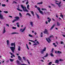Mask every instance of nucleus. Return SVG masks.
Returning a JSON list of instances; mask_svg holds the SVG:
<instances>
[{
  "label": "nucleus",
  "mask_w": 65,
  "mask_h": 65,
  "mask_svg": "<svg viewBox=\"0 0 65 65\" xmlns=\"http://www.w3.org/2000/svg\"><path fill=\"white\" fill-rule=\"evenodd\" d=\"M21 6L24 11V12H25L26 11V12H29V11L27 10V9H26V7L24 6H23V5H21Z\"/></svg>",
  "instance_id": "obj_1"
},
{
  "label": "nucleus",
  "mask_w": 65,
  "mask_h": 65,
  "mask_svg": "<svg viewBox=\"0 0 65 65\" xmlns=\"http://www.w3.org/2000/svg\"><path fill=\"white\" fill-rule=\"evenodd\" d=\"M10 48L12 53H14V51L15 50V46H14V47L12 46L10 47Z\"/></svg>",
  "instance_id": "obj_2"
},
{
  "label": "nucleus",
  "mask_w": 65,
  "mask_h": 65,
  "mask_svg": "<svg viewBox=\"0 0 65 65\" xmlns=\"http://www.w3.org/2000/svg\"><path fill=\"white\" fill-rule=\"evenodd\" d=\"M15 19H15L14 20H13L12 21V23H14L15 21H19V19H20V17H14Z\"/></svg>",
  "instance_id": "obj_3"
},
{
  "label": "nucleus",
  "mask_w": 65,
  "mask_h": 65,
  "mask_svg": "<svg viewBox=\"0 0 65 65\" xmlns=\"http://www.w3.org/2000/svg\"><path fill=\"white\" fill-rule=\"evenodd\" d=\"M43 32L44 34H49V33L48 32V30L46 29H45V31H43Z\"/></svg>",
  "instance_id": "obj_4"
},
{
  "label": "nucleus",
  "mask_w": 65,
  "mask_h": 65,
  "mask_svg": "<svg viewBox=\"0 0 65 65\" xmlns=\"http://www.w3.org/2000/svg\"><path fill=\"white\" fill-rule=\"evenodd\" d=\"M46 51V47H44V49L42 51H41V54H43L44 53V52H45Z\"/></svg>",
  "instance_id": "obj_5"
},
{
  "label": "nucleus",
  "mask_w": 65,
  "mask_h": 65,
  "mask_svg": "<svg viewBox=\"0 0 65 65\" xmlns=\"http://www.w3.org/2000/svg\"><path fill=\"white\" fill-rule=\"evenodd\" d=\"M46 40H47V41L49 43H50V41H51V40L50 39V38H46Z\"/></svg>",
  "instance_id": "obj_6"
},
{
  "label": "nucleus",
  "mask_w": 65,
  "mask_h": 65,
  "mask_svg": "<svg viewBox=\"0 0 65 65\" xmlns=\"http://www.w3.org/2000/svg\"><path fill=\"white\" fill-rule=\"evenodd\" d=\"M48 56V54L47 53H46V55L45 56H44V57H41V58H42V59H43V60H45V59L44 58V57H46Z\"/></svg>",
  "instance_id": "obj_7"
},
{
  "label": "nucleus",
  "mask_w": 65,
  "mask_h": 65,
  "mask_svg": "<svg viewBox=\"0 0 65 65\" xmlns=\"http://www.w3.org/2000/svg\"><path fill=\"white\" fill-rule=\"evenodd\" d=\"M16 62L17 63V65H20L21 64V63L20 62V61L18 60H17Z\"/></svg>",
  "instance_id": "obj_8"
},
{
  "label": "nucleus",
  "mask_w": 65,
  "mask_h": 65,
  "mask_svg": "<svg viewBox=\"0 0 65 65\" xmlns=\"http://www.w3.org/2000/svg\"><path fill=\"white\" fill-rule=\"evenodd\" d=\"M6 32V30H5V27H4V28L3 29V34H4Z\"/></svg>",
  "instance_id": "obj_9"
},
{
  "label": "nucleus",
  "mask_w": 65,
  "mask_h": 65,
  "mask_svg": "<svg viewBox=\"0 0 65 65\" xmlns=\"http://www.w3.org/2000/svg\"><path fill=\"white\" fill-rule=\"evenodd\" d=\"M60 23L59 22H57V26H60Z\"/></svg>",
  "instance_id": "obj_10"
},
{
  "label": "nucleus",
  "mask_w": 65,
  "mask_h": 65,
  "mask_svg": "<svg viewBox=\"0 0 65 65\" xmlns=\"http://www.w3.org/2000/svg\"><path fill=\"white\" fill-rule=\"evenodd\" d=\"M11 46H13V45H14V46L15 47V43H12L11 44Z\"/></svg>",
  "instance_id": "obj_11"
},
{
  "label": "nucleus",
  "mask_w": 65,
  "mask_h": 65,
  "mask_svg": "<svg viewBox=\"0 0 65 65\" xmlns=\"http://www.w3.org/2000/svg\"><path fill=\"white\" fill-rule=\"evenodd\" d=\"M61 2H60L58 3V6L59 7V8H60V7H61V5H60V4H61Z\"/></svg>",
  "instance_id": "obj_12"
},
{
  "label": "nucleus",
  "mask_w": 65,
  "mask_h": 65,
  "mask_svg": "<svg viewBox=\"0 0 65 65\" xmlns=\"http://www.w3.org/2000/svg\"><path fill=\"white\" fill-rule=\"evenodd\" d=\"M0 18L1 19H4V18L3 17V16L2 15L0 16Z\"/></svg>",
  "instance_id": "obj_13"
},
{
  "label": "nucleus",
  "mask_w": 65,
  "mask_h": 65,
  "mask_svg": "<svg viewBox=\"0 0 65 65\" xmlns=\"http://www.w3.org/2000/svg\"><path fill=\"white\" fill-rule=\"evenodd\" d=\"M47 19H48V20H49L48 21V23H50V21H51V19H50V18L48 17Z\"/></svg>",
  "instance_id": "obj_14"
},
{
  "label": "nucleus",
  "mask_w": 65,
  "mask_h": 65,
  "mask_svg": "<svg viewBox=\"0 0 65 65\" xmlns=\"http://www.w3.org/2000/svg\"><path fill=\"white\" fill-rule=\"evenodd\" d=\"M30 25H31V27H33V22H30Z\"/></svg>",
  "instance_id": "obj_15"
},
{
  "label": "nucleus",
  "mask_w": 65,
  "mask_h": 65,
  "mask_svg": "<svg viewBox=\"0 0 65 65\" xmlns=\"http://www.w3.org/2000/svg\"><path fill=\"white\" fill-rule=\"evenodd\" d=\"M39 12L41 14H44L43 13V12H42V11L39 10Z\"/></svg>",
  "instance_id": "obj_16"
},
{
  "label": "nucleus",
  "mask_w": 65,
  "mask_h": 65,
  "mask_svg": "<svg viewBox=\"0 0 65 65\" xmlns=\"http://www.w3.org/2000/svg\"><path fill=\"white\" fill-rule=\"evenodd\" d=\"M59 62V60H55V63H58Z\"/></svg>",
  "instance_id": "obj_17"
},
{
  "label": "nucleus",
  "mask_w": 65,
  "mask_h": 65,
  "mask_svg": "<svg viewBox=\"0 0 65 65\" xmlns=\"http://www.w3.org/2000/svg\"><path fill=\"white\" fill-rule=\"evenodd\" d=\"M55 25L54 24L53 25V26L51 27L50 28V30H52V29H53V28L55 26Z\"/></svg>",
  "instance_id": "obj_18"
},
{
  "label": "nucleus",
  "mask_w": 65,
  "mask_h": 65,
  "mask_svg": "<svg viewBox=\"0 0 65 65\" xmlns=\"http://www.w3.org/2000/svg\"><path fill=\"white\" fill-rule=\"evenodd\" d=\"M36 15L37 17V18L38 19H40V18L39 17V15H38V14H37V13H36Z\"/></svg>",
  "instance_id": "obj_19"
},
{
  "label": "nucleus",
  "mask_w": 65,
  "mask_h": 65,
  "mask_svg": "<svg viewBox=\"0 0 65 65\" xmlns=\"http://www.w3.org/2000/svg\"><path fill=\"white\" fill-rule=\"evenodd\" d=\"M18 51H21V47L20 46H18Z\"/></svg>",
  "instance_id": "obj_20"
},
{
  "label": "nucleus",
  "mask_w": 65,
  "mask_h": 65,
  "mask_svg": "<svg viewBox=\"0 0 65 65\" xmlns=\"http://www.w3.org/2000/svg\"><path fill=\"white\" fill-rule=\"evenodd\" d=\"M18 58L19 59V60H20V61H21V60L22 58H21V57H20V56H18Z\"/></svg>",
  "instance_id": "obj_21"
},
{
  "label": "nucleus",
  "mask_w": 65,
  "mask_h": 65,
  "mask_svg": "<svg viewBox=\"0 0 65 65\" xmlns=\"http://www.w3.org/2000/svg\"><path fill=\"white\" fill-rule=\"evenodd\" d=\"M57 53L58 54H62V52H61L60 51H57Z\"/></svg>",
  "instance_id": "obj_22"
},
{
  "label": "nucleus",
  "mask_w": 65,
  "mask_h": 65,
  "mask_svg": "<svg viewBox=\"0 0 65 65\" xmlns=\"http://www.w3.org/2000/svg\"><path fill=\"white\" fill-rule=\"evenodd\" d=\"M30 12L31 13H32V15H33V16H34V12L31 11H30Z\"/></svg>",
  "instance_id": "obj_23"
},
{
  "label": "nucleus",
  "mask_w": 65,
  "mask_h": 65,
  "mask_svg": "<svg viewBox=\"0 0 65 65\" xmlns=\"http://www.w3.org/2000/svg\"><path fill=\"white\" fill-rule=\"evenodd\" d=\"M19 34V33H16V32H13L11 33V34H12V35H13V34Z\"/></svg>",
  "instance_id": "obj_24"
},
{
  "label": "nucleus",
  "mask_w": 65,
  "mask_h": 65,
  "mask_svg": "<svg viewBox=\"0 0 65 65\" xmlns=\"http://www.w3.org/2000/svg\"><path fill=\"white\" fill-rule=\"evenodd\" d=\"M26 27H25L23 29V30L21 31V32H23L25 30V29H26Z\"/></svg>",
  "instance_id": "obj_25"
},
{
  "label": "nucleus",
  "mask_w": 65,
  "mask_h": 65,
  "mask_svg": "<svg viewBox=\"0 0 65 65\" xmlns=\"http://www.w3.org/2000/svg\"><path fill=\"white\" fill-rule=\"evenodd\" d=\"M7 45H9V40H7Z\"/></svg>",
  "instance_id": "obj_26"
},
{
  "label": "nucleus",
  "mask_w": 65,
  "mask_h": 65,
  "mask_svg": "<svg viewBox=\"0 0 65 65\" xmlns=\"http://www.w3.org/2000/svg\"><path fill=\"white\" fill-rule=\"evenodd\" d=\"M26 15H29L30 17H31V15L29 13H27L26 14Z\"/></svg>",
  "instance_id": "obj_27"
},
{
  "label": "nucleus",
  "mask_w": 65,
  "mask_h": 65,
  "mask_svg": "<svg viewBox=\"0 0 65 65\" xmlns=\"http://www.w3.org/2000/svg\"><path fill=\"white\" fill-rule=\"evenodd\" d=\"M15 3V4H18V3L17 2H16L15 1H14L13 2V3H12V4H13V3Z\"/></svg>",
  "instance_id": "obj_28"
},
{
  "label": "nucleus",
  "mask_w": 65,
  "mask_h": 65,
  "mask_svg": "<svg viewBox=\"0 0 65 65\" xmlns=\"http://www.w3.org/2000/svg\"><path fill=\"white\" fill-rule=\"evenodd\" d=\"M43 33L42 32L41 33V37H43Z\"/></svg>",
  "instance_id": "obj_29"
},
{
  "label": "nucleus",
  "mask_w": 65,
  "mask_h": 65,
  "mask_svg": "<svg viewBox=\"0 0 65 65\" xmlns=\"http://www.w3.org/2000/svg\"><path fill=\"white\" fill-rule=\"evenodd\" d=\"M42 3H43L42 2L37 3L38 4H42Z\"/></svg>",
  "instance_id": "obj_30"
},
{
  "label": "nucleus",
  "mask_w": 65,
  "mask_h": 65,
  "mask_svg": "<svg viewBox=\"0 0 65 65\" xmlns=\"http://www.w3.org/2000/svg\"><path fill=\"white\" fill-rule=\"evenodd\" d=\"M29 54L30 56H32V53L31 52H29Z\"/></svg>",
  "instance_id": "obj_31"
},
{
  "label": "nucleus",
  "mask_w": 65,
  "mask_h": 65,
  "mask_svg": "<svg viewBox=\"0 0 65 65\" xmlns=\"http://www.w3.org/2000/svg\"><path fill=\"white\" fill-rule=\"evenodd\" d=\"M27 8L28 9H29V5H28L27 6Z\"/></svg>",
  "instance_id": "obj_32"
},
{
  "label": "nucleus",
  "mask_w": 65,
  "mask_h": 65,
  "mask_svg": "<svg viewBox=\"0 0 65 65\" xmlns=\"http://www.w3.org/2000/svg\"><path fill=\"white\" fill-rule=\"evenodd\" d=\"M28 36L29 37H33V36L32 35H31L30 34H29L28 35Z\"/></svg>",
  "instance_id": "obj_33"
},
{
  "label": "nucleus",
  "mask_w": 65,
  "mask_h": 65,
  "mask_svg": "<svg viewBox=\"0 0 65 65\" xmlns=\"http://www.w3.org/2000/svg\"><path fill=\"white\" fill-rule=\"evenodd\" d=\"M17 10H19V11H20L21 12L23 11V10H20L19 8H17Z\"/></svg>",
  "instance_id": "obj_34"
},
{
  "label": "nucleus",
  "mask_w": 65,
  "mask_h": 65,
  "mask_svg": "<svg viewBox=\"0 0 65 65\" xmlns=\"http://www.w3.org/2000/svg\"><path fill=\"white\" fill-rule=\"evenodd\" d=\"M50 56H51V57H54V55H53V53H51L50 54Z\"/></svg>",
  "instance_id": "obj_35"
},
{
  "label": "nucleus",
  "mask_w": 65,
  "mask_h": 65,
  "mask_svg": "<svg viewBox=\"0 0 65 65\" xmlns=\"http://www.w3.org/2000/svg\"><path fill=\"white\" fill-rule=\"evenodd\" d=\"M60 17H61L62 19L64 18V16L63 15H61L60 16Z\"/></svg>",
  "instance_id": "obj_36"
},
{
  "label": "nucleus",
  "mask_w": 65,
  "mask_h": 65,
  "mask_svg": "<svg viewBox=\"0 0 65 65\" xmlns=\"http://www.w3.org/2000/svg\"><path fill=\"white\" fill-rule=\"evenodd\" d=\"M41 9L42 10H47L45 8H42Z\"/></svg>",
  "instance_id": "obj_37"
},
{
  "label": "nucleus",
  "mask_w": 65,
  "mask_h": 65,
  "mask_svg": "<svg viewBox=\"0 0 65 65\" xmlns=\"http://www.w3.org/2000/svg\"><path fill=\"white\" fill-rule=\"evenodd\" d=\"M29 3V2L28 0H27V2L26 3V4L27 5Z\"/></svg>",
  "instance_id": "obj_38"
},
{
  "label": "nucleus",
  "mask_w": 65,
  "mask_h": 65,
  "mask_svg": "<svg viewBox=\"0 0 65 65\" xmlns=\"http://www.w3.org/2000/svg\"><path fill=\"white\" fill-rule=\"evenodd\" d=\"M2 6H3V7H4L5 6H6V5H5L4 4H2Z\"/></svg>",
  "instance_id": "obj_39"
},
{
  "label": "nucleus",
  "mask_w": 65,
  "mask_h": 65,
  "mask_svg": "<svg viewBox=\"0 0 65 65\" xmlns=\"http://www.w3.org/2000/svg\"><path fill=\"white\" fill-rule=\"evenodd\" d=\"M29 41H31V42H34V43H35V42H34V41L33 40H29Z\"/></svg>",
  "instance_id": "obj_40"
},
{
  "label": "nucleus",
  "mask_w": 65,
  "mask_h": 65,
  "mask_svg": "<svg viewBox=\"0 0 65 65\" xmlns=\"http://www.w3.org/2000/svg\"><path fill=\"white\" fill-rule=\"evenodd\" d=\"M9 60L11 62H13V60L12 59H9Z\"/></svg>",
  "instance_id": "obj_41"
},
{
  "label": "nucleus",
  "mask_w": 65,
  "mask_h": 65,
  "mask_svg": "<svg viewBox=\"0 0 65 65\" xmlns=\"http://www.w3.org/2000/svg\"><path fill=\"white\" fill-rule=\"evenodd\" d=\"M26 47L28 49V50H29V47H28V44H26Z\"/></svg>",
  "instance_id": "obj_42"
},
{
  "label": "nucleus",
  "mask_w": 65,
  "mask_h": 65,
  "mask_svg": "<svg viewBox=\"0 0 65 65\" xmlns=\"http://www.w3.org/2000/svg\"><path fill=\"white\" fill-rule=\"evenodd\" d=\"M52 62H51L48 63V65H51V64H52Z\"/></svg>",
  "instance_id": "obj_43"
},
{
  "label": "nucleus",
  "mask_w": 65,
  "mask_h": 65,
  "mask_svg": "<svg viewBox=\"0 0 65 65\" xmlns=\"http://www.w3.org/2000/svg\"><path fill=\"white\" fill-rule=\"evenodd\" d=\"M49 37H50V38H51L52 37V38H54V36H53L52 35L51 36H50Z\"/></svg>",
  "instance_id": "obj_44"
},
{
  "label": "nucleus",
  "mask_w": 65,
  "mask_h": 65,
  "mask_svg": "<svg viewBox=\"0 0 65 65\" xmlns=\"http://www.w3.org/2000/svg\"><path fill=\"white\" fill-rule=\"evenodd\" d=\"M12 29H16V27H12Z\"/></svg>",
  "instance_id": "obj_45"
},
{
  "label": "nucleus",
  "mask_w": 65,
  "mask_h": 65,
  "mask_svg": "<svg viewBox=\"0 0 65 65\" xmlns=\"http://www.w3.org/2000/svg\"><path fill=\"white\" fill-rule=\"evenodd\" d=\"M19 15L20 17H22V15L21 13H19Z\"/></svg>",
  "instance_id": "obj_46"
},
{
  "label": "nucleus",
  "mask_w": 65,
  "mask_h": 65,
  "mask_svg": "<svg viewBox=\"0 0 65 65\" xmlns=\"http://www.w3.org/2000/svg\"><path fill=\"white\" fill-rule=\"evenodd\" d=\"M53 45H54V46L55 47H56L57 46V45H56L55 44V43H53Z\"/></svg>",
  "instance_id": "obj_47"
},
{
  "label": "nucleus",
  "mask_w": 65,
  "mask_h": 65,
  "mask_svg": "<svg viewBox=\"0 0 65 65\" xmlns=\"http://www.w3.org/2000/svg\"><path fill=\"white\" fill-rule=\"evenodd\" d=\"M37 9H38V10L39 11V10H40V8L39 7H37Z\"/></svg>",
  "instance_id": "obj_48"
},
{
  "label": "nucleus",
  "mask_w": 65,
  "mask_h": 65,
  "mask_svg": "<svg viewBox=\"0 0 65 65\" xmlns=\"http://www.w3.org/2000/svg\"><path fill=\"white\" fill-rule=\"evenodd\" d=\"M23 59L25 61V60H26V58H25V57H23Z\"/></svg>",
  "instance_id": "obj_49"
},
{
  "label": "nucleus",
  "mask_w": 65,
  "mask_h": 65,
  "mask_svg": "<svg viewBox=\"0 0 65 65\" xmlns=\"http://www.w3.org/2000/svg\"><path fill=\"white\" fill-rule=\"evenodd\" d=\"M4 12H5L6 13H8V11H4Z\"/></svg>",
  "instance_id": "obj_50"
},
{
  "label": "nucleus",
  "mask_w": 65,
  "mask_h": 65,
  "mask_svg": "<svg viewBox=\"0 0 65 65\" xmlns=\"http://www.w3.org/2000/svg\"><path fill=\"white\" fill-rule=\"evenodd\" d=\"M10 53L11 56H13V54L11 52H10Z\"/></svg>",
  "instance_id": "obj_51"
},
{
  "label": "nucleus",
  "mask_w": 65,
  "mask_h": 65,
  "mask_svg": "<svg viewBox=\"0 0 65 65\" xmlns=\"http://www.w3.org/2000/svg\"><path fill=\"white\" fill-rule=\"evenodd\" d=\"M27 62L29 64H30V62H29V60H27Z\"/></svg>",
  "instance_id": "obj_52"
},
{
  "label": "nucleus",
  "mask_w": 65,
  "mask_h": 65,
  "mask_svg": "<svg viewBox=\"0 0 65 65\" xmlns=\"http://www.w3.org/2000/svg\"><path fill=\"white\" fill-rule=\"evenodd\" d=\"M60 44H63V42L61 41L60 42Z\"/></svg>",
  "instance_id": "obj_53"
},
{
  "label": "nucleus",
  "mask_w": 65,
  "mask_h": 65,
  "mask_svg": "<svg viewBox=\"0 0 65 65\" xmlns=\"http://www.w3.org/2000/svg\"><path fill=\"white\" fill-rule=\"evenodd\" d=\"M6 62H7V63H8V62H9V60H7Z\"/></svg>",
  "instance_id": "obj_54"
},
{
  "label": "nucleus",
  "mask_w": 65,
  "mask_h": 65,
  "mask_svg": "<svg viewBox=\"0 0 65 65\" xmlns=\"http://www.w3.org/2000/svg\"><path fill=\"white\" fill-rule=\"evenodd\" d=\"M37 43H38V44H40L39 42H38V41H37Z\"/></svg>",
  "instance_id": "obj_55"
},
{
  "label": "nucleus",
  "mask_w": 65,
  "mask_h": 65,
  "mask_svg": "<svg viewBox=\"0 0 65 65\" xmlns=\"http://www.w3.org/2000/svg\"><path fill=\"white\" fill-rule=\"evenodd\" d=\"M37 45V44L36 43H35L33 44V45Z\"/></svg>",
  "instance_id": "obj_56"
},
{
  "label": "nucleus",
  "mask_w": 65,
  "mask_h": 65,
  "mask_svg": "<svg viewBox=\"0 0 65 65\" xmlns=\"http://www.w3.org/2000/svg\"><path fill=\"white\" fill-rule=\"evenodd\" d=\"M55 54H57V51H55Z\"/></svg>",
  "instance_id": "obj_57"
},
{
  "label": "nucleus",
  "mask_w": 65,
  "mask_h": 65,
  "mask_svg": "<svg viewBox=\"0 0 65 65\" xmlns=\"http://www.w3.org/2000/svg\"><path fill=\"white\" fill-rule=\"evenodd\" d=\"M46 13V14H49V13H50V12H47Z\"/></svg>",
  "instance_id": "obj_58"
},
{
  "label": "nucleus",
  "mask_w": 65,
  "mask_h": 65,
  "mask_svg": "<svg viewBox=\"0 0 65 65\" xmlns=\"http://www.w3.org/2000/svg\"><path fill=\"white\" fill-rule=\"evenodd\" d=\"M53 51H54V48H52V50L51 52H53Z\"/></svg>",
  "instance_id": "obj_59"
},
{
  "label": "nucleus",
  "mask_w": 65,
  "mask_h": 65,
  "mask_svg": "<svg viewBox=\"0 0 65 65\" xmlns=\"http://www.w3.org/2000/svg\"><path fill=\"white\" fill-rule=\"evenodd\" d=\"M6 26H8V27H9V24H6Z\"/></svg>",
  "instance_id": "obj_60"
},
{
  "label": "nucleus",
  "mask_w": 65,
  "mask_h": 65,
  "mask_svg": "<svg viewBox=\"0 0 65 65\" xmlns=\"http://www.w3.org/2000/svg\"><path fill=\"white\" fill-rule=\"evenodd\" d=\"M17 26L18 27H20V25H19L18 24Z\"/></svg>",
  "instance_id": "obj_61"
},
{
  "label": "nucleus",
  "mask_w": 65,
  "mask_h": 65,
  "mask_svg": "<svg viewBox=\"0 0 65 65\" xmlns=\"http://www.w3.org/2000/svg\"><path fill=\"white\" fill-rule=\"evenodd\" d=\"M34 34L35 35H36L37 34V33H36V32H35Z\"/></svg>",
  "instance_id": "obj_62"
},
{
  "label": "nucleus",
  "mask_w": 65,
  "mask_h": 65,
  "mask_svg": "<svg viewBox=\"0 0 65 65\" xmlns=\"http://www.w3.org/2000/svg\"><path fill=\"white\" fill-rule=\"evenodd\" d=\"M18 9H19V5H18Z\"/></svg>",
  "instance_id": "obj_63"
},
{
  "label": "nucleus",
  "mask_w": 65,
  "mask_h": 65,
  "mask_svg": "<svg viewBox=\"0 0 65 65\" xmlns=\"http://www.w3.org/2000/svg\"><path fill=\"white\" fill-rule=\"evenodd\" d=\"M21 65H27V64H21Z\"/></svg>",
  "instance_id": "obj_64"
}]
</instances>
